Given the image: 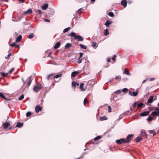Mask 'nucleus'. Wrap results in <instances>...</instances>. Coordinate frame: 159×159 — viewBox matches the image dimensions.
<instances>
[{"label": "nucleus", "instance_id": "1", "mask_svg": "<svg viewBox=\"0 0 159 159\" xmlns=\"http://www.w3.org/2000/svg\"><path fill=\"white\" fill-rule=\"evenodd\" d=\"M159 115V108L157 107L154 111H153L152 114L151 115L156 116Z\"/></svg>", "mask_w": 159, "mask_h": 159}, {"label": "nucleus", "instance_id": "2", "mask_svg": "<svg viewBox=\"0 0 159 159\" xmlns=\"http://www.w3.org/2000/svg\"><path fill=\"white\" fill-rule=\"evenodd\" d=\"M134 136V135L133 134H130L128 135L126 137V140H125V143H127L130 142V140L132 139V137H133Z\"/></svg>", "mask_w": 159, "mask_h": 159}, {"label": "nucleus", "instance_id": "3", "mask_svg": "<svg viewBox=\"0 0 159 159\" xmlns=\"http://www.w3.org/2000/svg\"><path fill=\"white\" fill-rule=\"evenodd\" d=\"M42 88V86L41 85L39 86L38 85L35 86L33 88V90L36 92H38L41 88Z\"/></svg>", "mask_w": 159, "mask_h": 159}, {"label": "nucleus", "instance_id": "4", "mask_svg": "<svg viewBox=\"0 0 159 159\" xmlns=\"http://www.w3.org/2000/svg\"><path fill=\"white\" fill-rule=\"evenodd\" d=\"M116 142L118 144H120L123 143H125V139L124 138H121L119 139L116 140Z\"/></svg>", "mask_w": 159, "mask_h": 159}, {"label": "nucleus", "instance_id": "5", "mask_svg": "<svg viewBox=\"0 0 159 159\" xmlns=\"http://www.w3.org/2000/svg\"><path fill=\"white\" fill-rule=\"evenodd\" d=\"M42 109V107L39 105L36 106L35 107V111L36 113H38Z\"/></svg>", "mask_w": 159, "mask_h": 159}, {"label": "nucleus", "instance_id": "6", "mask_svg": "<svg viewBox=\"0 0 159 159\" xmlns=\"http://www.w3.org/2000/svg\"><path fill=\"white\" fill-rule=\"evenodd\" d=\"M75 39H77L79 41H82L84 40V38L80 35H77L75 37Z\"/></svg>", "mask_w": 159, "mask_h": 159}, {"label": "nucleus", "instance_id": "7", "mask_svg": "<svg viewBox=\"0 0 159 159\" xmlns=\"http://www.w3.org/2000/svg\"><path fill=\"white\" fill-rule=\"evenodd\" d=\"M80 72V71H75L72 72L71 74V77L72 78L75 77Z\"/></svg>", "mask_w": 159, "mask_h": 159}, {"label": "nucleus", "instance_id": "8", "mask_svg": "<svg viewBox=\"0 0 159 159\" xmlns=\"http://www.w3.org/2000/svg\"><path fill=\"white\" fill-rule=\"evenodd\" d=\"M121 5L123 6L124 7H126L127 4V2L126 0H122L121 2Z\"/></svg>", "mask_w": 159, "mask_h": 159}, {"label": "nucleus", "instance_id": "9", "mask_svg": "<svg viewBox=\"0 0 159 159\" xmlns=\"http://www.w3.org/2000/svg\"><path fill=\"white\" fill-rule=\"evenodd\" d=\"M150 112V111H144L141 112L140 114V116H144L148 115Z\"/></svg>", "mask_w": 159, "mask_h": 159}, {"label": "nucleus", "instance_id": "10", "mask_svg": "<svg viewBox=\"0 0 159 159\" xmlns=\"http://www.w3.org/2000/svg\"><path fill=\"white\" fill-rule=\"evenodd\" d=\"M32 13V11L31 9H28L27 11H24V14H30Z\"/></svg>", "mask_w": 159, "mask_h": 159}, {"label": "nucleus", "instance_id": "11", "mask_svg": "<svg viewBox=\"0 0 159 159\" xmlns=\"http://www.w3.org/2000/svg\"><path fill=\"white\" fill-rule=\"evenodd\" d=\"M10 125V123L8 122H5L2 125V126L3 128L5 129L7 128V127H8Z\"/></svg>", "mask_w": 159, "mask_h": 159}, {"label": "nucleus", "instance_id": "12", "mask_svg": "<svg viewBox=\"0 0 159 159\" xmlns=\"http://www.w3.org/2000/svg\"><path fill=\"white\" fill-rule=\"evenodd\" d=\"M32 75H31L30 76L28 77V79L29 80V81H28V82L27 83V85L28 86H29L31 84V83L32 80Z\"/></svg>", "mask_w": 159, "mask_h": 159}, {"label": "nucleus", "instance_id": "13", "mask_svg": "<svg viewBox=\"0 0 159 159\" xmlns=\"http://www.w3.org/2000/svg\"><path fill=\"white\" fill-rule=\"evenodd\" d=\"M0 97L3 98L5 100L7 101H9L10 99L6 98L4 96V95L3 93L1 92H0Z\"/></svg>", "mask_w": 159, "mask_h": 159}, {"label": "nucleus", "instance_id": "14", "mask_svg": "<svg viewBox=\"0 0 159 159\" xmlns=\"http://www.w3.org/2000/svg\"><path fill=\"white\" fill-rule=\"evenodd\" d=\"M48 7V4L47 3H45L42 6V8L43 10H46Z\"/></svg>", "mask_w": 159, "mask_h": 159}, {"label": "nucleus", "instance_id": "15", "mask_svg": "<svg viewBox=\"0 0 159 159\" xmlns=\"http://www.w3.org/2000/svg\"><path fill=\"white\" fill-rule=\"evenodd\" d=\"M153 97L152 96L150 97L149 98L148 100L147 103H151L153 102Z\"/></svg>", "mask_w": 159, "mask_h": 159}, {"label": "nucleus", "instance_id": "16", "mask_svg": "<svg viewBox=\"0 0 159 159\" xmlns=\"http://www.w3.org/2000/svg\"><path fill=\"white\" fill-rule=\"evenodd\" d=\"M111 23L112 22L111 21L107 20L106 21L104 25H106V26L108 27Z\"/></svg>", "mask_w": 159, "mask_h": 159}, {"label": "nucleus", "instance_id": "17", "mask_svg": "<svg viewBox=\"0 0 159 159\" xmlns=\"http://www.w3.org/2000/svg\"><path fill=\"white\" fill-rule=\"evenodd\" d=\"M22 39V37L21 35H20L16 38V42H20Z\"/></svg>", "mask_w": 159, "mask_h": 159}, {"label": "nucleus", "instance_id": "18", "mask_svg": "<svg viewBox=\"0 0 159 159\" xmlns=\"http://www.w3.org/2000/svg\"><path fill=\"white\" fill-rule=\"evenodd\" d=\"M76 85L77 86H79L80 85V84L79 83L76 82L75 81H73L72 83V87H74L75 88V87Z\"/></svg>", "mask_w": 159, "mask_h": 159}, {"label": "nucleus", "instance_id": "19", "mask_svg": "<svg viewBox=\"0 0 159 159\" xmlns=\"http://www.w3.org/2000/svg\"><path fill=\"white\" fill-rule=\"evenodd\" d=\"M61 45V43L60 42H57L54 46V49H57Z\"/></svg>", "mask_w": 159, "mask_h": 159}, {"label": "nucleus", "instance_id": "20", "mask_svg": "<svg viewBox=\"0 0 159 159\" xmlns=\"http://www.w3.org/2000/svg\"><path fill=\"white\" fill-rule=\"evenodd\" d=\"M23 125V123H21L20 122H18L16 125V127L18 128H20L22 127Z\"/></svg>", "mask_w": 159, "mask_h": 159}, {"label": "nucleus", "instance_id": "21", "mask_svg": "<svg viewBox=\"0 0 159 159\" xmlns=\"http://www.w3.org/2000/svg\"><path fill=\"white\" fill-rule=\"evenodd\" d=\"M68 36H70L72 37H74L75 38L76 35H75V33L73 32H71L70 34H68Z\"/></svg>", "mask_w": 159, "mask_h": 159}, {"label": "nucleus", "instance_id": "22", "mask_svg": "<svg viewBox=\"0 0 159 159\" xmlns=\"http://www.w3.org/2000/svg\"><path fill=\"white\" fill-rule=\"evenodd\" d=\"M139 91L137 90L136 92L133 91L132 92V96H136L137 95Z\"/></svg>", "mask_w": 159, "mask_h": 159}, {"label": "nucleus", "instance_id": "23", "mask_svg": "<svg viewBox=\"0 0 159 159\" xmlns=\"http://www.w3.org/2000/svg\"><path fill=\"white\" fill-rule=\"evenodd\" d=\"M71 46L72 45L71 43H68L66 45L65 48H68L71 47Z\"/></svg>", "mask_w": 159, "mask_h": 159}, {"label": "nucleus", "instance_id": "24", "mask_svg": "<svg viewBox=\"0 0 159 159\" xmlns=\"http://www.w3.org/2000/svg\"><path fill=\"white\" fill-rule=\"evenodd\" d=\"M62 74L61 73H60L54 76V78H58L59 77H61V76H62Z\"/></svg>", "mask_w": 159, "mask_h": 159}, {"label": "nucleus", "instance_id": "25", "mask_svg": "<svg viewBox=\"0 0 159 159\" xmlns=\"http://www.w3.org/2000/svg\"><path fill=\"white\" fill-rule=\"evenodd\" d=\"M142 139V138L141 137H137L135 139V141L136 143H138L140 142Z\"/></svg>", "mask_w": 159, "mask_h": 159}, {"label": "nucleus", "instance_id": "26", "mask_svg": "<svg viewBox=\"0 0 159 159\" xmlns=\"http://www.w3.org/2000/svg\"><path fill=\"white\" fill-rule=\"evenodd\" d=\"M84 84L83 83H81L80 85V88L81 89V90L84 91L85 89L83 88V86Z\"/></svg>", "mask_w": 159, "mask_h": 159}, {"label": "nucleus", "instance_id": "27", "mask_svg": "<svg viewBox=\"0 0 159 159\" xmlns=\"http://www.w3.org/2000/svg\"><path fill=\"white\" fill-rule=\"evenodd\" d=\"M104 34L106 36H107V35L109 34V32L107 29H106L104 30Z\"/></svg>", "mask_w": 159, "mask_h": 159}, {"label": "nucleus", "instance_id": "28", "mask_svg": "<svg viewBox=\"0 0 159 159\" xmlns=\"http://www.w3.org/2000/svg\"><path fill=\"white\" fill-rule=\"evenodd\" d=\"M107 120V118L105 116H103L102 117H101L100 119V120L101 121L106 120Z\"/></svg>", "mask_w": 159, "mask_h": 159}, {"label": "nucleus", "instance_id": "29", "mask_svg": "<svg viewBox=\"0 0 159 159\" xmlns=\"http://www.w3.org/2000/svg\"><path fill=\"white\" fill-rule=\"evenodd\" d=\"M79 45L80 46L81 48H83L84 49H87L86 46L83 44H80Z\"/></svg>", "mask_w": 159, "mask_h": 159}, {"label": "nucleus", "instance_id": "30", "mask_svg": "<svg viewBox=\"0 0 159 159\" xmlns=\"http://www.w3.org/2000/svg\"><path fill=\"white\" fill-rule=\"evenodd\" d=\"M70 29V27H68V28H66L64 29L63 31V32L64 33H65L66 32H67Z\"/></svg>", "mask_w": 159, "mask_h": 159}, {"label": "nucleus", "instance_id": "31", "mask_svg": "<svg viewBox=\"0 0 159 159\" xmlns=\"http://www.w3.org/2000/svg\"><path fill=\"white\" fill-rule=\"evenodd\" d=\"M34 33H31L28 36V38L30 39H31L34 38Z\"/></svg>", "mask_w": 159, "mask_h": 159}, {"label": "nucleus", "instance_id": "32", "mask_svg": "<svg viewBox=\"0 0 159 159\" xmlns=\"http://www.w3.org/2000/svg\"><path fill=\"white\" fill-rule=\"evenodd\" d=\"M124 73L125 74L128 75H130V74L129 71L127 70L126 69H125L124 70Z\"/></svg>", "mask_w": 159, "mask_h": 159}, {"label": "nucleus", "instance_id": "33", "mask_svg": "<svg viewBox=\"0 0 159 159\" xmlns=\"http://www.w3.org/2000/svg\"><path fill=\"white\" fill-rule=\"evenodd\" d=\"M153 119V118L150 116H149L147 118V120L148 121H150V122H149V123H151V121H152Z\"/></svg>", "mask_w": 159, "mask_h": 159}, {"label": "nucleus", "instance_id": "34", "mask_svg": "<svg viewBox=\"0 0 159 159\" xmlns=\"http://www.w3.org/2000/svg\"><path fill=\"white\" fill-rule=\"evenodd\" d=\"M108 15L109 16L111 17H113L114 16V13L112 12H109L108 13Z\"/></svg>", "mask_w": 159, "mask_h": 159}, {"label": "nucleus", "instance_id": "35", "mask_svg": "<svg viewBox=\"0 0 159 159\" xmlns=\"http://www.w3.org/2000/svg\"><path fill=\"white\" fill-rule=\"evenodd\" d=\"M149 133L151 134H153L154 136L156 134V132L154 130H150L149 131Z\"/></svg>", "mask_w": 159, "mask_h": 159}, {"label": "nucleus", "instance_id": "36", "mask_svg": "<svg viewBox=\"0 0 159 159\" xmlns=\"http://www.w3.org/2000/svg\"><path fill=\"white\" fill-rule=\"evenodd\" d=\"M8 74V73H5L3 72L0 73V74L3 77L6 76Z\"/></svg>", "mask_w": 159, "mask_h": 159}, {"label": "nucleus", "instance_id": "37", "mask_svg": "<svg viewBox=\"0 0 159 159\" xmlns=\"http://www.w3.org/2000/svg\"><path fill=\"white\" fill-rule=\"evenodd\" d=\"M24 98V95L23 94H22L20 96V97H19L18 98V100H21L22 99H23Z\"/></svg>", "mask_w": 159, "mask_h": 159}, {"label": "nucleus", "instance_id": "38", "mask_svg": "<svg viewBox=\"0 0 159 159\" xmlns=\"http://www.w3.org/2000/svg\"><path fill=\"white\" fill-rule=\"evenodd\" d=\"M141 134L142 136H145L147 135L146 133L143 131H142L141 132Z\"/></svg>", "mask_w": 159, "mask_h": 159}, {"label": "nucleus", "instance_id": "39", "mask_svg": "<svg viewBox=\"0 0 159 159\" xmlns=\"http://www.w3.org/2000/svg\"><path fill=\"white\" fill-rule=\"evenodd\" d=\"M31 114L32 113L30 111H28L26 113V116L27 117H29L31 115Z\"/></svg>", "mask_w": 159, "mask_h": 159}, {"label": "nucleus", "instance_id": "40", "mask_svg": "<svg viewBox=\"0 0 159 159\" xmlns=\"http://www.w3.org/2000/svg\"><path fill=\"white\" fill-rule=\"evenodd\" d=\"M101 138V136H97L96 137L94 138V140H97L98 139H99Z\"/></svg>", "mask_w": 159, "mask_h": 159}, {"label": "nucleus", "instance_id": "41", "mask_svg": "<svg viewBox=\"0 0 159 159\" xmlns=\"http://www.w3.org/2000/svg\"><path fill=\"white\" fill-rule=\"evenodd\" d=\"M143 105H144V104L143 103L141 102V103H139L138 104V107H142Z\"/></svg>", "mask_w": 159, "mask_h": 159}, {"label": "nucleus", "instance_id": "42", "mask_svg": "<svg viewBox=\"0 0 159 159\" xmlns=\"http://www.w3.org/2000/svg\"><path fill=\"white\" fill-rule=\"evenodd\" d=\"M21 17H18L16 19L15 21L16 22H18L21 20Z\"/></svg>", "mask_w": 159, "mask_h": 159}, {"label": "nucleus", "instance_id": "43", "mask_svg": "<svg viewBox=\"0 0 159 159\" xmlns=\"http://www.w3.org/2000/svg\"><path fill=\"white\" fill-rule=\"evenodd\" d=\"M97 45V43H95V42H93L92 43V46L93 47H95Z\"/></svg>", "mask_w": 159, "mask_h": 159}, {"label": "nucleus", "instance_id": "44", "mask_svg": "<svg viewBox=\"0 0 159 159\" xmlns=\"http://www.w3.org/2000/svg\"><path fill=\"white\" fill-rule=\"evenodd\" d=\"M128 91V89L126 88H125L122 89V92L124 93H127Z\"/></svg>", "mask_w": 159, "mask_h": 159}, {"label": "nucleus", "instance_id": "45", "mask_svg": "<svg viewBox=\"0 0 159 159\" xmlns=\"http://www.w3.org/2000/svg\"><path fill=\"white\" fill-rule=\"evenodd\" d=\"M15 69L14 68H12L8 72V73L10 74H11L12 73V71H14Z\"/></svg>", "mask_w": 159, "mask_h": 159}, {"label": "nucleus", "instance_id": "46", "mask_svg": "<svg viewBox=\"0 0 159 159\" xmlns=\"http://www.w3.org/2000/svg\"><path fill=\"white\" fill-rule=\"evenodd\" d=\"M82 59L80 57H79V58H78V63L79 64L80 63L82 62Z\"/></svg>", "mask_w": 159, "mask_h": 159}, {"label": "nucleus", "instance_id": "47", "mask_svg": "<svg viewBox=\"0 0 159 159\" xmlns=\"http://www.w3.org/2000/svg\"><path fill=\"white\" fill-rule=\"evenodd\" d=\"M121 93V91L120 90H117L115 92H114V93Z\"/></svg>", "mask_w": 159, "mask_h": 159}, {"label": "nucleus", "instance_id": "48", "mask_svg": "<svg viewBox=\"0 0 159 159\" xmlns=\"http://www.w3.org/2000/svg\"><path fill=\"white\" fill-rule=\"evenodd\" d=\"M108 112H111V107L110 106H108Z\"/></svg>", "mask_w": 159, "mask_h": 159}, {"label": "nucleus", "instance_id": "49", "mask_svg": "<svg viewBox=\"0 0 159 159\" xmlns=\"http://www.w3.org/2000/svg\"><path fill=\"white\" fill-rule=\"evenodd\" d=\"M53 75V74H51L49 75L47 77V80H48L50 78V77L51 76H52Z\"/></svg>", "mask_w": 159, "mask_h": 159}, {"label": "nucleus", "instance_id": "50", "mask_svg": "<svg viewBox=\"0 0 159 159\" xmlns=\"http://www.w3.org/2000/svg\"><path fill=\"white\" fill-rule=\"evenodd\" d=\"M148 80L150 81H153L155 80L154 78H150L148 79Z\"/></svg>", "mask_w": 159, "mask_h": 159}, {"label": "nucleus", "instance_id": "51", "mask_svg": "<svg viewBox=\"0 0 159 159\" xmlns=\"http://www.w3.org/2000/svg\"><path fill=\"white\" fill-rule=\"evenodd\" d=\"M11 54H8L7 57H5V58L6 59H8L11 56Z\"/></svg>", "mask_w": 159, "mask_h": 159}, {"label": "nucleus", "instance_id": "52", "mask_svg": "<svg viewBox=\"0 0 159 159\" xmlns=\"http://www.w3.org/2000/svg\"><path fill=\"white\" fill-rule=\"evenodd\" d=\"M136 105H137V103L135 102L133 104V107H136Z\"/></svg>", "mask_w": 159, "mask_h": 159}, {"label": "nucleus", "instance_id": "53", "mask_svg": "<svg viewBox=\"0 0 159 159\" xmlns=\"http://www.w3.org/2000/svg\"><path fill=\"white\" fill-rule=\"evenodd\" d=\"M116 56V55H114V56L112 58V60L114 61H116V60H115Z\"/></svg>", "mask_w": 159, "mask_h": 159}, {"label": "nucleus", "instance_id": "54", "mask_svg": "<svg viewBox=\"0 0 159 159\" xmlns=\"http://www.w3.org/2000/svg\"><path fill=\"white\" fill-rule=\"evenodd\" d=\"M16 44L15 43H13L12 44H10V45L11 46H15V45H16Z\"/></svg>", "mask_w": 159, "mask_h": 159}, {"label": "nucleus", "instance_id": "55", "mask_svg": "<svg viewBox=\"0 0 159 159\" xmlns=\"http://www.w3.org/2000/svg\"><path fill=\"white\" fill-rule=\"evenodd\" d=\"M87 102V101L86 98H85L84 99V105H85V102Z\"/></svg>", "mask_w": 159, "mask_h": 159}, {"label": "nucleus", "instance_id": "56", "mask_svg": "<svg viewBox=\"0 0 159 159\" xmlns=\"http://www.w3.org/2000/svg\"><path fill=\"white\" fill-rule=\"evenodd\" d=\"M44 20L45 21L48 22H50V20H49L47 19H44Z\"/></svg>", "mask_w": 159, "mask_h": 159}, {"label": "nucleus", "instance_id": "57", "mask_svg": "<svg viewBox=\"0 0 159 159\" xmlns=\"http://www.w3.org/2000/svg\"><path fill=\"white\" fill-rule=\"evenodd\" d=\"M37 11L39 12V14H40L42 13V12L40 10L38 9L37 10Z\"/></svg>", "mask_w": 159, "mask_h": 159}, {"label": "nucleus", "instance_id": "58", "mask_svg": "<svg viewBox=\"0 0 159 159\" xmlns=\"http://www.w3.org/2000/svg\"><path fill=\"white\" fill-rule=\"evenodd\" d=\"M121 77L120 76H116V79H119Z\"/></svg>", "mask_w": 159, "mask_h": 159}, {"label": "nucleus", "instance_id": "59", "mask_svg": "<svg viewBox=\"0 0 159 159\" xmlns=\"http://www.w3.org/2000/svg\"><path fill=\"white\" fill-rule=\"evenodd\" d=\"M19 1L22 3H23L25 2V0H19Z\"/></svg>", "mask_w": 159, "mask_h": 159}, {"label": "nucleus", "instance_id": "60", "mask_svg": "<svg viewBox=\"0 0 159 159\" xmlns=\"http://www.w3.org/2000/svg\"><path fill=\"white\" fill-rule=\"evenodd\" d=\"M132 92L131 91H129V95H130L132 96Z\"/></svg>", "mask_w": 159, "mask_h": 159}, {"label": "nucleus", "instance_id": "61", "mask_svg": "<svg viewBox=\"0 0 159 159\" xmlns=\"http://www.w3.org/2000/svg\"><path fill=\"white\" fill-rule=\"evenodd\" d=\"M83 53L82 52H80V56L79 57L81 58L83 55Z\"/></svg>", "mask_w": 159, "mask_h": 159}, {"label": "nucleus", "instance_id": "62", "mask_svg": "<svg viewBox=\"0 0 159 159\" xmlns=\"http://www.w3.org/2000/svg\"><path fill=\"white\" fill-rule=\"evenodd\" d=\"M21 80L23 81V83L24 84L25 83V81L24 80V78L23 77H22L21 78Z\"/></svg>", "mask_w": 159, "mask_h": 159}, {"label": "nucleus", "instance_id": "63", "mask_svg": "<svg viewBox=\"0 0 159 159\" xmlns=\"http://www.w3.org/2000/svg\"><path fill=\"white\" fill-rule=\"evenodd\" d=\"M147 80H148V79H146L145 80H143V82H142V83H144V82H145Z\"/></svg>", "mask_w": 159, "mask_h": 159}, {"label": "nucleus", "instance_id": "64", "mask_svg": "<svg viewBox=\"0 0 159 159\" xmlns=\"http://www.w3.org/2000/svg\"><path fill=\"white\" fill-rule=\"evenodd\" d=\"M110 58H107V61L108 62H110Z\"/></svg>", "mask_w": 159, "mask_h": 159}]
</instances>
